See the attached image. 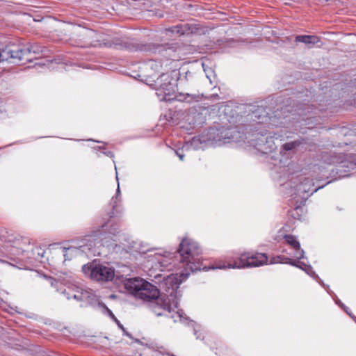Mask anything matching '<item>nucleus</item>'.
Here are the masks:
<instances>
[{
    "instance_id": "f257e3e1",
    "label": "nucleus",
    "mask_w": 356,
    "mask_h": 356,
    "mask_svg": "<svg viewBox=\"0 0 356 356\" xmlns=\"http://www.w3.org/2000/svg\"><path fill=\"white\" fill-rule=\"evenodd\" d=\"M188 277V273L171 274L164 278L161 286L165 292L161 294L157 288L139 278H129L124 281V288L136 298L149 302L152 312L157 316H165L174 322L187 321L182 310L178 309V301L181 296L178 289L183 281Z\"/></svg>"
},
{
    "instance_id": "c85d7f7f",
    "label": "nucleus",
    "mask_w": 356,
    "mask_h": 356,
    "mask_svg": "<svg viewBox=\"0 0 356 356\" xmlns=\"http://www.w3.org/2000/svg\"><path fill=\"white\" fill-rule=\"evenodd\" d=\"M185 150H182V147L181 149H179L177 150H175V154H177V156L179 158V159L181 161H183L184 160V152Z\"/></svg>"
},
{
    "instance_id": "b1692460",
    "label": "nucleus",
    "mask_w": 356,
    "mask_h": 356,
    "mask_svg": "<svg viewBox=\"0 0 356 356\" xmlns=\"http://www.w3.org/2000/svg\"><path fill=\"white\" fill-rule=\"evenodd\" d=\"M186 30V28L185 26L177 25V26H175L171 28L168 31L180 35H184L185 33Z\"/></svg>"
},
{
    "instance_id": "bb28decb",
    "label": "nucleus",
    "mask_w": 356,
    "mask_h": 356,
    "mask_svg": "<svg viewBox=\"0 0 356 356\" xmlns=\"http://www.w3.org/2000/svg\"><path fill=\"white\" fill-rule=\"evenodd\" d=\"M335 302L340 307H341L351 318H354V317L352 316L351 313L349 312L348 307H347L343 303H342L339 299L335 300Z\"/></svg>"
},
{
    "instance_id": "f8f14e48",
    "label": "nucleus",
    "mask_w": 356,
    "mask_h": 356,
    "mask_svg": "<svg viewBox=\"0 0 356 356\" xmlns=\"http://www.w3.org/2000/svg\"><path fill=\"white\" fill-rule=\"evenodd\" d=\"M15 47L17 49V51L15 52V56H18L19 57L16 58L17 63L31 60V58L29 57V55L31 53L34 54L42 53V47L35 44H30L28 47L15 44Z\"/></svg>"
},
{
    "instance_id": "5701e85b",
    "label": "nucleus",
    "mask_w": 356,
    "mask_h": 356,
    "mask_svg": "<svg viewBox=\"0 0 356 356\" xmlns=\"http://www.w3.org/2000/svg\"><path fill=\"white\" fill-rule=\"evenodd\" d=\"M117 228H114L113 229V230H111L109 232V233L112 235H113L116 238L114 239V241L117 242L118 241L120 244L122 245V248L124 249L125 248V245L122 243V240H124V241H127V239L125 238L124 235V234H119V235H116V233H119L118 232H117Z\"/></svg>"
},
{
    "instance_id": "2eb2a0df",
    "label": "nucleus",
    "mask_w": 356,
    "mask_h": 356,
    "mask_svg": "<svg viewBox=\"0 0 356 356\" xmlns=\"http://www.w3.org/2000/svg\"><path fill=\"white\" fill-rule=\"evenodd\" d=\"M284 238L286 243L294 250L295 253L293 257L298 259H303L305 252L300 248V243L296 240V238L292 235H285Z\"/></svg>"
},
{
    "instance_id": "2f4dec72",
    "label": "nucleus",
    "mask_w": 356,
    "mask_h": 356,
    "mask_svg": "<svg viewBox=\"0 0 356 356\" xmlns=\"http://www.w3.org/2000/svg\"><path fill=\"white\" fill-rule=\"evenodd\" d=\"M44 251H42V252H38V254L39 256H40L41 257H44Z\"/></svg>"
},
{
    "instance_id": "c9c22d12",
    "label": "nucleus",
    "mask_w": 356,
    "mask_h": 356,
    "mask_svg": "<svg viewBox=\"0 0 356 356\" xmlns=\"http://www.w3.org/2000/svg\"><path fill=\"white\" fill-rule=\"evenodd\" d=\"M152 75H153V74H148L147 76H152Z\"/></svg>"
},
{
    "instance_id": "7c9ffc66",
    "label": "nucleus",
    "mask_w": 356,
    "mask_h": 356,
    "mask_svg": "<svg viewBox=\"0 0 356 356\" xmlns=\"http://www.w3.org/2000/svg\"><path fill=\"white\" fill-rule=\"evenodd\" d=\"M51 286H54V284H57L58 283V281L53 280L52 278H49Z\"/></svg>"
},
{
    "instance_id": "ddd939ff",
    "label": "nucleus",
    "mask_w": 356,
    "mask_h": 356,
    "mask_svg": "<svg viewBox=\"0 0 356 356\" xmlns=\"http://www.w3.org/2000/svg\"><path fill=\"white\" fill-rule=\"evenodd\" d=\"M314 184L312 179L309 178L304 179L298 185L296 186V195L305 198V195L308 193L307 196L312 195L314 192H316L318 189L322 188L324 186H320L317 188L313 189Z\"/></svg>"
},
{
    "instance_id": "4be33fe9",
    "label": "nucleus",
    "mask_w": 356,
    "mask_h": 356,
    "mask_svg": "<svg viewBox=\"0 0 356 356\" xmlns=\"http://www.w3.org/2000/svg\"><path fill=\"white\" fill-rule=\"evenodd\" d=\"M99 307L103 309V312L107 314L120 327L122 330H124L123 326L120 323L119 321L115 318V315L113 314L112 311L109 309L104 304L99 303Z\"/></svg>"
},
{
    "instance_id": "423d86ee",
    "label": "nucleus",
    "mask_w": 356,
    "mask_h": 356,
    "mask_svg": "<svg viewBox=\"0 0 356 356\" xmlns=\"http://www.w3.org/2000/svg\"><path fill=\"white\" fill-rule=\"evenodd\" d=\"M268 257L265 254L256 253L250 254L245 253L241 254L239 260L235 261L233 264H229L226 266L225 264L218 263L211 267H204L203 269L207 270L209 269H225V268H245L259 267L266 264Z\"/></svg>"
},
{
    "instance_id": "a211bd4d",
    "label": "nucleus",
    "mask_w": 356,
    "mask_h": 356,
    "mask_svg": "<svg viewBox=\"0 0 356 356\" xmlns=\"http://www.w3.org/2000/svg\"><path fill=\"white\" fill-rule=\"evenodd\" d=\"M296 41L303 42L308 45L309 47H311L321 42L318 37L316 35H297L296 37Z\"/></svg>"
},
{
    "instance_id": "72a5a7b5",
    "label": "nucleus",
    "mask_w": 356,
    "mask_h": 356,
    "mask_svg": "<svg viewBox=\"0 0 356 356\" xmlns=\"http://www.w3.org/2000/svg\"><path fill=\"white\" fill-rule=\"evenodd\" d=\"M110 298H115V296H114V295H111V296H110Z\"/></svg>"
},
{
    "instance_id": "c756f323",
    "label": "nucleus",
    "mask_w": 356,
    "mask_h": 356,
    "mask_svg": "<svg viewBox=\"0 0 356 356\" xmlns=\"http://www.w3.org/2000/svg\"><path fill=\"white\" fill-rule=\"evenodd\" d=\"M305 122V124L308 126V129H311L313 126L311 124V119L307 118V120H302Z\"/></svg>"
},
{
    "instance_id": "393cba45",
    "label": "nucleus",
    "mask_w": 356,
    "mask_h": 356,
    "mask_svg": "<svg viewBox=\"0 0 356 356\" xmlns=\"http://www.w3.org/2000/svg\"><path fill=\"white\" fill-rule=\"evenodd\" d=\"M294 261H295V260H293L291 258L284 257H278L277 258V259H274L273 263L287 264H290V265L293 266L294 264Z\"/></svg>"
},
{
    "instance_id": "20e7f679",
    "label": "nucleus",
    "mask_w": 356,
    "mask_h": 356,
    "mask_svg": "<svg viewBox=\"0 0 356 356\" xmlns=\"http://www.w3.org/2000/svg\"><path fill=\"white\" fill-rule=\"evenodd\" d=\"M179 268H184V270L177 274L188 273L189 275L191 272L201 269L202 250L197 242L188 238L183 239L179 245Z\"/></svg>"
},
{
    "instance_id": "aec40b11",
    "label": "nucleus",
    "mask_w": 356,
    "mask_h": 356,
    "mask_svg": "<svg viewBox=\"0 0 356 356\" xmlns=\"http://www.w3.org/2000/svg\"><path fill=\"white\" fill-rule=\"evenodd\" d=\"M142 68L144 70L150 68L154 72H158L161 68V65H160V63L159 62L151 60H149L148 62H147L146 63H145L143 65Z\"/></svg>"
},
{
    "instance_id": "f704fd0d",
    "label": "nucleus",
    "mask_w": 356,
    "mask_h": 356,
    "mask_svg": "<svg viewBox=\"0 0 356 356\" xmlns=\"http://www.w3.org/2000/svg\"><path fill=\"white\" fill-rule=\"evenodd\" d=\"M118 246V245L117 243H115L114 248H117Z\"/></svg>"
},
{
    "instance_id": "9d476101",
    "label": "nucleus",
    "mask_w": 356,
    "mask_h": 356,
    "mask_svg": "<svg viewBox=\"0 0 356 356\" xmlns=\"http://www.w3.org/2000/svg\"><path fill=\"white\" fill-rule=\"evenodd\" d=\"M79 33L84 41V47L92 46H106L111 47L112 44L110 42H105L104 40H101V35L92 29L86 28H79Z\"/></svg>"
},
{
    "instance_id": "f3484780",
    "label": "nucleus",
    "mask_w": 356,
    "mask_h": 356,
    "mask_svg": "<svg viewBox=\"0 0 356 356\" xmlns=\"http://www.w3.org/2000/svg\"><path fill=\"white\" fill-rule=\"evenodd\" d=\"M339 169L337 170L341 171L342 168L355 169L356 168V154L348 155L345 160L339 163Z\"/></svg>"
},
{
    "instance_id": "4468645a",
    "label": "nucleus",
    "mask_w": 356,
    "mask_h": 356,
    "mask_svg": "<svg viewBox=\"0 0 356 356\" xmlns=\"http://www.w3.org/2000/svg\"><path fill=\"white\" fill-rule=\"evenodd\" d=\"M17 51L15 47V44H8L4 49H0V62L11 60L13 63L16 62V58H19L18 56H15V51Z\"/></svg>"
},
{
    "instance_id": "39448f33",
    "label": "nucleus",
    "mask_w": 356,
    "mask_h": 356,
    "mask_svg": "<svg viewBox=\"0 0 356 356\" xmlns=\"http://www.w3.org/2000/svg\"><path fill=\"white\" fill-rule=\"evenodd\" d=\"M98 235L99 234L95 232L94 234L86 236L78 247H60L55 250L54 254L57 257H63V262L70 261L79 256L86 255L88 257L95 254L94 248L96 245Z\"/></svg>"
},
{
    "instance_id": "dca6fc26",
    "label": "nucleus",
    "mask_w": 356,
    "mask_h": 356,
    "mask_svg": "<svg viewBox=\"0 0 356 356\" xmlns=\"http://www.w3.org/2000/svg\"><path fill=\"white\" fill-rule=\"evenodd\" d=\"M116 179H117V181H118V187H117V191H116V195L115 197H113L111 200V204L112 205V208H113V211H112V215L110 216L111 217H112L113 215H114V213L115 211L116 213H118L120 211V210L118 209L119 207H120V202H121V197H120V184H119V181H118V172H116Z\"/></svg>"
},
{
    "instance_id": "6ab92c4d",
    "label": "nucleus",
    "mask_w": 356,
    "mask_h": 356,
    "mask_svg": "<svg viewBox=\"0 0 356 356\" xmlns=\"http://www.w3.org/2000/svg\"><path fill=\"white\" fill-rule=\"evenodd\" d=\"M293 266L302 269L307 275H309L310 277H313V278H314L316 280H319L318 276L313 270L312 267L309 264H307L304 261H296L295 260L294 264H293Z\"/></svg>"
},
{
    "instance_id": "7ed1b4c3",
    "label": "nucleus",
    "mask_w": 356,
    "mask_h": 356,
    "mask_svg": "<svg viewBox=\"0 0 356 356\" xmlns=\"http://www.w3.org/2000/svg\"><path fill=\"white\" fill-rule=\"evenodd\" d=\"M244 136L236 129L211 128L207 136L202 135L193 137L182 146V150L204 149L209 144L218 143H227L230 142L238 143L243 140Z\"/></svg>"
},
{
    "instance_id": "a878e982",
    "label": "nucleus",
    "mask_w": 356,
    "mask_h": 356,
    "mask_svg": "<svg viewBox=\"0 0 356 356\" xmlns=\"http://www.w3.org/2000/svg\"><path fill=\"white\" fill-rule=\"evenodd\" d=\"M191 326L193 329L194 334L196 336V338L197 339H201L202 334L201 333H200L199 334H197L198 332H200L201 331V326L193 321L191 322Z\"/></svg>"
},
{
    "instance_id": "6e6552de",
    "label": "nucleus",
    "mask_w": 356,
    "mask_h": 356,
    "mask_svg": "<svg viewBox=\"0 0 356 356\" xmlns=\"http://www.w3.org/2000/svg\"><path fill=\"white\" fill-rule=\"evenodd\" d=\"M82 271L86 277L97 282H108L115 276L113 268L95 261L83 265Z\"/></svg>"
},
{
    "instance_id": "f03ea898",
    "label": "nucleus",
    "mask_w": 356,
    "mask_h": 356,
    "mask_svg": "<svg viewBox=\"0 0 356 356\" xmlns=\"http://www.w3.org/2000/svg\"><path fill=\"white\" fill-rule=\"evenodd\" d=\"M179 73L177 71H171L163 73L154 81V89L160 101L170 102L177 99L180 102L188 103L197 102L202 99L201 95H192L189 93H176L177 82Z\"/></svg>"
},
{
    "instance_id": "1a4fd4ad",
    "label": "nucleus",
    "mask_w": 356,
    "mask_h": 356,
    "mask_svg": "<svg viewBox=\"0 0 356 356\" xmlns=\"http://www.w3.org/2000/svg\"><path fill=\"white\" fill-rule=\"evenodd\" d=\"M175 252H165L163 254L156 253L153 256H149L148 263L151 264L152 268L161 271L172 270L175 268H179V261Z\"/></svg>"
},
{
    "instance_id": "cd10ccee",
    "label": "nucleus",
    "mask_w": 356,
    "mask_h": 356,
    "mask_svg": "<svg viewBox=\"0 0 356 356\" xmlns=\"http://www.w3.org/2000/svg\"><path fill=\"white\" fill-rule=\"evenodd\" d=\"M202 66L203 67H204V64H202ZM204 70L206 73V76L207 77V79L209 80L210 83H212V76L214 78L215 76L214 75H212L213 74V71L211 70V69H209V71H207L205 68H204Z\"/></svg>"
},
{
    "instance_id": "0eeeda50",
    "label": "nucleus",
    "mask_w": 356,
    "mask_h": 356,
    "mask_svg": "<svg viewBox=\"0 0 356 356\" xmlns=\"http://www.w3.org/2000/svg\"><path fill=\"white\" fill-rule=\"evenodd\" d=\"M284 138L283 134L274 133L271 135L270 133H255L253 134L252 138L248 143L250 146H252L258 152L261 154L271 153L277 147L274 139L280 138L281 140Z\"/></svg>"
},
{
    "instance_id": "9b49d317",
    "label": "nucleus",
    "mask_w": 356,
    "mask_h": 356,
    "mask_svg": "<svg viewBox=\"0 0 356 356\" xmlns=\"http://www.w3.org/2000/svg\"><path fill=\"white\" fill-rule=\"evenodd\" d=\"M62 293L67 299L73 298L76 301H88L92 295L91 291L77 286H67Z\"/></svg>"
},
{
    "instance_id": "412c9836",
    "label": "nucleus",
    "mask_w": 356,
    "mask_h": 356,
    "mask_svg": "<svg viewBox=\"0 0 356 356\" xmlns=\"http://www.w3.org/2000/svg\"><path fill=\"white\" fill-rule=\"evenodd\" d=\"M300 145V142L299 140H295L289 143H286L283 145L282 150L280 152L281 154L283 152L291 151L298 147Z\"/></svg>"
},
{
    "instance_id": "473e14b6",
    "label": "nucleus",
    "mask_w": 356,
    "mask_h": 356,
    "mask_svg": "<svg viewBox=\"0 0 356 356\" xmlns=\"http://www.w3.org/2000/svg\"><path fill=\"white\" fill-rule=\"evenodd\" d=\"M253 115H254V116L255 118H257V112H254Z\"/></svg>"
}]
</instances>
